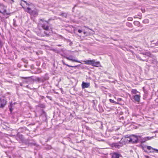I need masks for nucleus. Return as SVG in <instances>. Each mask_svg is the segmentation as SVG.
I'll return each mask as SVG.
<instances>
[{"mask_svg": "<svg viewBox=\"0 0 158 158\" xmlns=\"http://www.w3.org/2000/svg\"><path fill=\"white\" fill-rule=\"evenodd\" d=\"M42 27L45 30L44 32L46 36H48L52 34V30L51 28H49V27L48 25L44 23L42 24Z\"/></svg>", "mask_w": 158, "mask_h": 158, "instance_id": "f257e3e1", "label": "nucleus"}, {"mask_svg": "<svg viewBox=\"0 0 158 158\" xmlns=\"http://www.w3.org/2000/svg\"><path fill=\"white\" fill-rule=\"evenodd\" d=\"M141 137L140 136H137L135 135H132L131 138H130L129 141L130 142L132 143H137L138 142V139L139 138Z\"/></svg>", "mask_w": 158, "mask_h": 158, "instance_id": "f03ea898", "label": "nucleus"}, {"mask_svg": "<svg viewBox=\"0 0 158 158\" xmlns=\"http://www.w3.org/2000/svg\"><path fill=\"white\" fill-rule=\"evenodd\" d=\"M0 13L4 15H11V13L6 12V7L2 4H0Z\"/></svg>", "mask_w": 158, "mask_h": 158, "instance_id": "7ed1b4c3", "label": "nucleus"}, {"mask_svg": "<svg viewBox=\"0 0 158 158\" xmlns=\"http://www.w3.org/2000/svg\"><path fill=\"white\" fill-rule=\"evenodd\" d=\"M125 142H123V139H122L118 143H114L112 144V146L115 148H119L122 147L123 144H125Z\"/></svg>", "mask_w": 158, "mask_h": 158, "instance_id": "20e7f679", "label": "nucleus"}, {"mask_svg": "<svg viewBox=\"0 0 158 158\" xmlns=\"http://www.w3.org/2000/svg\"><path fill=\"white\" fill-rule=\"evenodd\" d=\"M23 78L25 79L24 82L27 83H30L34 81V79H33L32 76L27 77H23Z\"/></svg>", "mask_w": 158, "mask_h": 158, "instance_id": "39448f33", "label": "nucleus"}, {"mask_svg": "<svg viewBox=\"0 0 158 158\" xmlns=\"http://www.w3.org/2000/svg\"><path fill=\"white\" fill-rule=\"evenodd\" d=\"M25 143L26 144H28V146L34 145L36 146L37 144L34 140H31L27 139L26 140Z\"/></svg>", "mask_w": 158, "mask_h": 158, "instance_id": "423d86ee", "label": "nucleus"}, {"mask_svg": "<svg viewBox=\"0 0 158 158\" xmlns=\"http://www.w3.org/2000/svg\"><path fill=\"white\" fill-rule=\"evenodd\" d=\"M145 147H146L147 149L148 150H150V151L148 152H153L155 151L156 152L158 153V149L153 148L151 146H145Z\"/></svg>", "mask_w": 158, "mask_h": 158, "instance_id": "0eeeda50", "label": "nucleus"}, {"mask_svg": "<svg viewBox=\"0 0 158 158\" xmlns=\"http://www.w3.org/2000/svg\"><path fill=\"white\" fill-rule=\"evenodd\" d=\"M6 103V101L3 98L0 97V107L2 108Z\"/></svg>", "mask_w": 158, "mask_h": 158, "instance_id": "6e6552de", "label": "nucleus"}, {"mask_svg": "<svg viewBox=\"0 0 158 158\" xmlns=\"http://www.w3.org/2000/svg\"><path fill=\"white\" fill-rule=\"evenodd\" d=\"M132 98L135 101L137 102H140V95H133Z\"/></svg>", "mask_w": 158, "mask_h": 158, "instance_id": "1a4fd4ad", "label": "nucleus"}, {"mask_svg": "<svg viewBox=\"0 0 158 158\" xmlns=\"http://www.w3.org/2000/svg\"><path fill=\"white\" fill-rule=\"evenodd\" d=\"M62 56L67 59L68 60L72 61L73 62H76L78 63H80V62L79 61L77 60H75V59H73L72 58L73 56H70L69 57H66L65 56L62 55Z\"/></svg>", "mask_w": 158, "mask_h": 158, "instance_id": "9d476101", "label": "nucleus"}, {"mask_svg": "<svg viewBox=\"0 0 158 158\" xmlns=\"http://www.w3.org/2000/svg\"><path fill=\"white\" fill-rule=\"evenodd\" d=\"M81 86L82 89L88 88L90 86V83L83 81L81 84Z\"/></svg>", "mask_w": 158, "mask_h": 158, "instance_id": "9b49d317", "label": "nucleus"}, {"mask_svg": "<svg viewBox=\"0 0 158 158\" xmlns=\"http://www.w3.org/2000/svg\"><path fill=\"white\" fill-rule=\"evenodd\" d=\"M153 137H149V136H148L146 137H145L143 139H142L141 142V143H144L146 141L148 140H151V139L153 138Z\"/></svg>", "mask_w": 158, "mask_h": 158, "instance_id": "f8f14e48", "label": "nucleus"}, {"mask_svg": "<svg viewBox=\"0 0 158 158\" xmlns=\"http://www.w3.org/2000/svg\"><path fill=\"white\" fill-rule=\"evenodd\" d=\"M121 156L120 154L116 152H114L112 155L111 158H119L120 156Z\"/></svg>", "mask_w": 158, "mask_h": 158, "instance_id": "ddd939ff", "label": "nucleus"}, {"mask_svg": "<svg viewBox=\"0 0 158 158\" xmlns=\"http://www.w3.org/2000/svg\"><path fill=\"white\" fill-rule=\"evenodd\" d=\"M93 60H87L84 61V62L85 64L88 65H92V64H93Z\"/></svg>", "mask_w": 158, "mask_h": 158, "instance_id": "4468645a", "label": "nucleus"}, {"mask_svg": "<svg viewBox=\"0 0 158 158\" xmlns=\"http://www.w3.org/2000/svg\"><path fill=\"white\" fill-rule=\"evenodd\" d=\"M22 8L24 9L25 11L29 14H31L32 13V10L29 7L27 8L26 9L23 6H22Z\"/></svg>", "mask_w": 158, "mask_h": 158, "instance_id": "2eb2a0df", "label": "nucleus"}, {"mask_svg": "<svg viewBox=\"0 0 158 158\" xmlns=\"http://www.w3.org/2000/svg\"><path fill=\"white\" fill-rule=\"evenodd\" d=\"M94 62H93V64H92V66L94 67H98L100 65V63L99 61H97L96 62L95 60H93Z\"/></svg>", "mask_w": 158, "mask_h": 158, "instance_id": "dca6fc26", "label": "nucleus"}, {"mask_svg": "<svg viewBox=\"0 0 158 158\" xmlns=\"http://www.w3.org/2000/svg\"><path fill=\"white\" fill-rule=\"evenodd\" d=\"M28 129L25 127H20L18 129V131H19V132H23L24 131H25L27 130H28Z\"/></svg>", "mask_w": 158, "mask_h": 158, "instance_id": "f3484780", "label": "nucleus"}, {"mask_svg": "<svg viewBox=\"0 0 158 158\" xmlns=\"http://www.w3.org/2000/svg\"><path fill=\"white\" fill-rule=\"evenodd\" d=\"M145 55L151 58H152L153 57V55L149 51L146 52Z\"/></svg>", "mask_w": 158, "mask_h": 158, "instance_id": "a211bd4d", "label": "nucleus"}, {"mask_svg": "<svg viewBox=\"0 0 158 158\" xmlns=\"http://www.w3.org/2000/svg\"><path fill=\"white\" fill-rule=\"evenodd\" d=\"M136 57L137 59L144 61H147L148 60V59H142L141 57L139 55H136Z\"/></svg>", "mask_w": 158, "mask_h": 158, "instance_id": "6ab92c4d", "label": "nucleus"}, {"mask_svg": "<svg viewBox=\"0 0 158 158\" xmlns=\"http://www.w3.org/2000/svg\"><path fill=\"white\" fill-rule=\"evenodd\" d=\"M62 62L64 65H66L67 66L69 67H72V68L75 67H75H77V65L73 66L69 65L68 64H66V63H65L64 62V61L63 60H62Z\"/></svg>", "mask_w": 158, "mask_h": 158, "instance_id": "aec40b11", "label": "nucleus"}, {"mask_svg": "<svg viewBox=\"0 0 158 158\" xmlns=\"http://www.w3.org/2000/svg\"><path fill=\"white\" fill-rule=\"evenodd\" d=\"M43 77L46 80H48L49 78V76L48 73H46Z\"/></svg>", "mask_w": 158, "mask_h": 158, "instance_id": "412c9836", "label": "nucleus"}, {"mask_svg": "<svg viewBox=\"0 0 158 158\" xmlns=\"http://www.w3.org/2000/svg\"><path fill=\"white\" fill-rule=\"evenodd\" d=\"M59 15L61 16L62 17L66 18L67 16V14L65 13H62Z\"/></svg>", "mask_w": 158, "mask_h": 158, "instance_id": "4be33fe9", "label": "nucleus"}, {"mask_svg": "<svg viewBox=\"0 0 158 158\" xmlns=\"http://www.w3.org/2000/svg\"><path fill=\"white\" fill-rule=\"evenodd\" d=\"M134 24L136 26H137L138 27H139L140 24V23L138 21H134Z\"/></svg>", "mask_w": 158, "mask_h": 158, "instance_id": "5701e85b", "label": "nucleus"}, {"mask_svg": "<svg viewBox=\"0 0 158 158\" xmlns=\"http://www.w3.org/2000/svg\"><path fill=\"white\" fill-rule=\"evenodd\" d=\"M137 93H139L136 89H132L131 91V93L132 94H136Z\"/></svg>", "mask_w": 158, "mask_h": 158, "instance_id": "b1692460", "label": "nucleus"}, {"mask_svg": "<svg viewBox=\"0 0 158 158\" xmlns=\"http://www.w3.org/2000/svg\"><path fill=\"white\" fill-rule=\"evenodd\" d=\"M41 115L43 116H44L45 117L47 116V114L46 112L43 110H42Z\"/></svg>", "mask_w": 158, "mask_h": 158, "instance_id": "393cba45", "label": "nucleus"}, {"mask_svg": "<svg viewBox=\"0 0 158 158\" xmlns=\"http://www.w3.org/2000/svg\"><path fill=\"white\" fill-rule=\"evenodd\" d=\"M38 106L39 107H41L42 108H45V105L43 104H39L38 105Z\"/></svg>", "mask_w": 158, "mask_h": 158, "instance_id": "a878e982", "label": "nucleus"}, {"mask_svg": "<svg viewBox=\"0 0 158 158\" xmlns=\"http://www.w3.org/2000/svg\"><path fill=\"white\" fill-rule=\"evenodd\" d=\"M126 24L127 26L128 27H132V26H133L132 25L131 23H130L129 22H127V23H126Z\"/></svg>", "mask_w": 158, "mask_h": 158, "instance_id": "bb28decb", "label": "nucleus"}, {"mask_svg": "<svg viewBox=\"0 0 158 158\" xmlns=\"http://www.w3.org/2000/svg\"><path fill=\"white\" fill-rule=\"evenodd\" d=\"M31 15H37V12L35 10H32V13L31 14Z\"/></svg>", "mask_w": 158, "mask_h": 158, "instance_id": "cd10ccee", "label": "nucleus"}, {"mask_svg": "<svg viewBox=\"0 0 158 158\" xmlns=\"http://www.w3.org/2000/svg\"><path fill=\"white\" fill-rule=\"evenodd\" d=\"M149 21L148 19H145L143 21V22L144 23H149Z\"/></svg>", "mask_w": 158, "mask_h": 158, "instance_id": "c85d7f7f", "label": "nucleus"}, {"mask_svg": "<svg viewBox=\"0 0 158 158\" xmlns=\"http://www.w3.org/2000/svg\"><path fill=\"white\" fill-rule=\"evenodd\" d=\"M13 26L16 27L17 26V25L16 24V20L15 19H13Z\"/></svg>", "mask_w": 158, "mask_h": 158, "instance_id": "c756f323", "label": "nucleus"}, {"mask_svg": "<svg viewBox=\"0 0 158 158\" xmlns=\"http://www.w3.org/2000/svg\"><path fill=\"white\" fill-rule=\"evenodd\" d=\"M35 81H37L39 83H40L41 81V77H37Z\"/></svg>", "mask_w": 158, "mask_h": 158, "instance_id": "7c9ffc66", "label": "nucleus"}, {"mask_svg": "<svg viewBox=\"0 0 158 158\" xmlns=\"http://www.w3.org/2000/svg\"><path fill=\"white\" fill-rule=\"evenodd\" d=\"M109 100L110 102L114 103L115 104H117L118 103L116 102L112 99H110Z\"/></svg>", "mask_w": 158, "mask_h": 158, "instance_id": "2f4dec72", "label": "nucleus"}, {"mask_svg": "<svg viewBox=\"0 0 158 158\" xmlns=\"http://www.w3.org/2000/svg\"><path fill=\"white\" fill-rule=\"evenodd\" d=\"M22 60L24 63H26V64L28 63V61L27 60H26L24 58H22Z\"/></svg>", "mask_w": 158, "mask_h": 158, "instance_id": "473e14b6", "label": "nucleus"}, {"mask_svg": "<svg viewBox=\"0 0 158 158\" xmlns=\"http://www.w3.org/2000/svg\"><path fill=\"white\" fill-rule=\"evenodd\" d=\"M46 80L43 77H41L40 82H44Z\"/></svg>", "mask_w": 158, "mask_h": 158, "instance_id": "72a5a7b5", "label": "nucleus"}, {"mask_svg": "<svg viewBox=\"0 0 158 158\" xmlns=\"http://www.w3.org/2000/svg\"><path fill=\"white\" fill-rule=\"evenodd\" d=\"M141 147L142 149L145 152H146V153H148V151H147V150L145 149L144 147L143 146H142Z\"/></svg>", "mask_w": 158, "mask_h": 158, "instance_id": "f704fd0d", "label": "nucleus"}, {"mask_svg": "<svg viewBox=\"0 0 158 158\" xmlns=\"http://www.w3.org/2000/svg\"><path fill=\"white\" fill-rule=\"evenodd\" d=\"M41 72V71H40V69H38L36 73H40Z\"/></svg>", "mask_w": 158, "mask_h": 158, "instance_id": "c9c22d12", "label": "nucleus"}, {"mask_svg": "<svg viewBox=\"0 0 158 158\" xmlns=\"http://www.w3.org/2000/svg\"><path fill=\"white\" fill-rule=\"evenodd\" d=\"M128 21H132L133 20V18L131 17H129L127 18Z\"/></svg>", "mask_w": 158, "mask_h": 158, "instance_id": "e433bc0d", "label": "nucleus"}, {"mask_svg": "<svg viewBox=\"0 0 158 158\" xmlns=\"http://www.w3.org/2000/svg\"><path fill=\"white\" fill-rule=\"evenodd\" d=\"M46 97L51 100H52V98L51 97L47 95Z\"/></svg>", "mask_w": 158, "mask_h": 158, "instance_id": "4c0bfd02", "label": "nucleus"}, {"mask_svg": "<svg viewBox=\"0 0 158 158\" xmlns=\"http://www.w3.org/2000/svg\"><path fill=\"white\" fill-rule=\"evenodd\" d=\"M46 148L47 149H50L52 148V147L51 146H48Z\"/></svg>", "mask_w": 158, "mask_h": 158, "instance_id": "58836bf2", "label": "nucleus"}, {"mask_svg": "<svg viewBox=\"0 0 158 158\" xmlns=\"http://www.w3.org/2000/svg\"><path fill=\"white\" fill-rule=\"evenodd\" d=\"M53 19H52V18H50L48 19V21H45V22H46V23H47L48 24V22H49L50 20H53Z\"/></svg>", "mask_w": 158, "mask_h": 158, "instance_id": "ea45409f", "label": "nucleus"}, {"mask_svg": "<svg viewBox=\"0 0 158 158\" xmlns=\"http://www.w3.org/2000/svg\"><path fill=\"white\" fill-rule=\"evenodd\" d=\"M141 10L143 13H144L145 11V9L144 8H141Z\"/></svg>", "mask_w": 158, "mask_h": 158, "instance_id": "a19ab883", "label": "nucleus"}, {"mask_svg": "<svg viewBox=\"0 0 158 158\" xmlns=\"http://www.w3.org/2000/svg\"><path fill=\"white\" fill-rule=\"evenodd\" d=\"M19 138L21 139L22 140L23 139V136L22 135H19Z\"/></svg>", "mask_w": 158, "mask_h": 158, "instance_id": "79ce46f5", "label": "nucleus"}, {"mask_svg": "<svg viewBox=\"0 0 158 158\" xmlns=\"http://www.w3.org/2000/svg\"><path fill=\"white\" fill-rule=\"evenodd\" d=\"M28 6H29L30 5V4H28V3H27V2L26 1H24V0H22Z\"/></svg>", "mask_w": 158, "mask_h": 158, "instance_id": "37998d69", "label": "nucleus"}, {"mask_svg": "<svg viewBox=\"0 0 158 158\" xmlns=\"http://www.w3.org/2000/svg\"><path fill=\"white\" fill-rule=\"evenodd\" d=\"M146 53V52H141L140 53V54H142L143 55H145V54Z\"/></svg>", "mask_w": 158, "mask_h": 158, "instance_id": "c03bdc74", "label": "nucleus"}, {"mask_svg": "<svg viewBox=\"0 0 158 158\" xmlns=\"http://www.w3.org/2000/svg\"><path fill=\"white\" fill-rule=\"evenodd\" d=\"M143 91L145 93H147V91H145V88L144 87H143Z\"/></svg>", "mask_w": 158, "mask_h": 158, "instance_id": "a18cd8bd", "label": "nucleus"}, {"mask_svg": "<svg viewBox=\"0 0 158 158\" xmlns=\"http://www.w3.org/2000/svg\"><path fill=\"white\" fill-rule=\"evenodd\" d=\"M125 137L130 138H131V136H130V135H126Z\"/></svg>", "mask_w": 158, "mask_h": 158, "instance_id": "49530a36", "label": "nucleus"}, {"mask_svg": "<svg viewBox=\"0 0 158 158\" xmlns=\"http://www.w3.org/2000/svg\"><path fill=\"white\" fill-rule=\"evenodd\" d=\"M9 110H10V112L11 113L12 112V108L11 107L9 108Z\"/></svg>", "mask_w": 158, "mask_h": 158, "instance_id": "de8ad7c7", "label": "nucleus"}, {"mask_svg": "<svg viewBox=\"0 0 158 158\" xmlns=\"http://www.w3.org/2000/svg\"><path fill=\"white\" fill-rule=\"evenodd\" d=\"M154 44H155L156 46H158V41L155 43H154Z\"/></svg>", "mask_w": 158, "mask_h": 158, "instance_id": "09e8293b", "label": "nucleus"}, {"mask_svg": "<svg viewBox=\"0 0 158 158\" xmlns=\"http://www.w3.org/2000/svg\"><path fill=\"white\" fill-rule=\"evenodd\" d=\"M82 31L80 29H79L78 31V32L79 33H81Z\"/></svg>", "mask_w": 158, "mask_h": 158, "instance_id": "8fccbe9b", "label": "nucleus"}, {"mask_svg": "<svg viewBox=\"0 0 158 158\" xmlns=\"http://www.w3.org/2000/svg\"><path fill=\"white\" fill-rule=\"evenodd\" d=\"M122 99L121 98H118V101H120Z\"/></svg>", "mask_w": 158, "mask_h": 158, "instance_id": "3c124183", "label": "nucleus"}, {"mask_svg": "<svg viewBox=\"0 0 158 158\" xmlns=\"http://www.w3.org/2000/svg\"><path fill=\"white\" fill-rule=\"evenodd\" d=\"M38 35L39 36H42V35H41V34H40V33H39L38 34Z\"/></svg>", "mask_w": 158, "mask_h": 158, "instance_id": "603ef678", "label": "nucleus"}, {"mask_svg": "<svg viewBox=\"0 0 158 158\" xmlns=\"http://www.w3.org/2000/svg\"><path fill=\"white\" fill-rule=\"evenodd\" d=\"M41 98L42 99H43L45 98V97L44 96H41Z\"/></svg>", "mask_w": 158, "mask_h": 158, "instance_id": "864d4df0", "label": "nucleus"}, {"mask_svg": "<svg viewBox=\"0 0 158 158\" xmlns=\"http://www.w3.org/2000/svg\"><path fill=\"white\" fill-rule=\"evenodd\" d=\"M40 21H42V22H43V21H44V20H43V19H40Z\"/></svg>", "mask_w": 158, "mask_h": 158, "instance_id": "5fc2aeb1", "label": "nucleus"}, {"mask_svg": "<svg viewBox=\"0 0 158 158\" xmlns=\"http://www.w3.org/2000/svg\"><path fill=\"white\" fill-rule=\"evenodd\" d=\"M137 18V16H135L134 17V18Z\"/></svg>", "mask_w": 158, "mask_h": 158, "instance_id": "6e6d98bb", "label": "nucleus"}, {"mask_svg": "<svg viewBox=\"0 0 158 158\" xmlns=\"http://www.w3.org/2000/svg\"><path fill=\"white\" fill-rule=\"evenodd\" d=\"M24 67H27V65L26 64L24 65Z\"/></svg>", "mask_w": 158, "mask_h": 158, "instance_id": "4d7b16f0", "label": "nucleus"}, {"mask_svg": "<svg viewBox=\"0 0 158 158\" xmlns=\"http://www.w3.org/2000/svg\"><path fill=\"white\" fill-rule=\"evenodd\" d=\"M145 156L146 158H148V157H149V156Z\"/></svg>", "mask_w": 158, "mask_h": 158, "instance_id": "13d9d810", "label": "nucleus"}, {"mask_svg": "<svg viewBox=\"0 0 158 158\" xmlns=\"http://www.w3.org/2000/svg\"><path fill=\"white\" fill-rule=\"evenodd\" d=\"M138 15L140 17H141V15Z\"/></svg>", "mask_w": 158, "mask_h": 158, "instance_id": "bf43d9fd", "label": "nucleus"}, {"mask_svg": "<svg viewBox=\"0 0 158 158\" xmlns=\"http://www.w3.org/2000/svg\"><path fill=\"white\" fill-rule=\"evenodd\" d=\"M11 0L12 1V2H14V1L13 0Z\"/></svg>", "mask_w": 158, "mask_h": 158, "instance_id": "052dcab7", "label": "nucleus"}, {"mask_svg": "<svg viewBox=\"0 0 158 158\" xmlns=\"http://www.w3.org/2000/svg\"><path fill=\"white\" fill-rule=\"evenodd\" d=\"M139 31V30H137L135 31Z\"/></svg>", "mask_w": 158, "mask_h": 158, "instance_id": "680f3d73", "label": "nucleus"}, {"mask_svg": "<svg viewBox=\"0 0 158 158\" xmlns=\"http://www.w3.org/2000/svg\"><path fill=\"white\" fill-rule=\"evenodd\" d=\"M9 82L10 83H11L12 82V81H9Z\"/></svg>", "mask_w": 158, "mask_h": 158, "instance_id": "e2e57ef3", "label": "nucleus"}, {"mask_svg": "<svg viewBox=\"0 0 158 158\" xmlns=\"http://www.w3.org/2000/svg\"><path fill=\"white\" fill-rule=\"evenodd\" d=\"M31 68L32 69V68H33V66H32H32H31Z\"/></svg>", "mask_w": 158, "mask_h": 158, "instance_id": "0e129e2a", "label": "nucleus"}, {"mask_svg": "<svg viewBox=\"0 0 158 158\" xmlns=\"http://www.w3.org/2000/svg\"><path fill=\"white\" fill-rule=\"evenodd\" d=\"M23 122V121H21V123H22V122Z\"/></svg>", "mask_w": 158, "mask_h": 158, "instance_id": "69168bd1", "label": "nucleus"}, {"mask_svg": "<svg viewBox=\"0 0 158 158\" xmlns=\"http://www.w3.org/2000/svg\"><path fill=\"white\" fill-rule=\"evenodd\" d=\"M58 46H61V45H58Z\"/></svg>", "mask_w": 158, "mask_h": 158, "instance_id": "338daca9", "label": "nucleus"}, {"mask_svg": "<svg viewBox=\"0 0 158 158\" xmlns=\"http://www.w3.org/2000/svg\"><path fill=\"white\" fill-rule=\"evenodd\" d=\"M122 118L123 119V117H122Z\"/></svg>", "mask_w": 158, "mask_h": 158, "instance_id": "774afa93", "label": "nucleus"}]
</instances>
